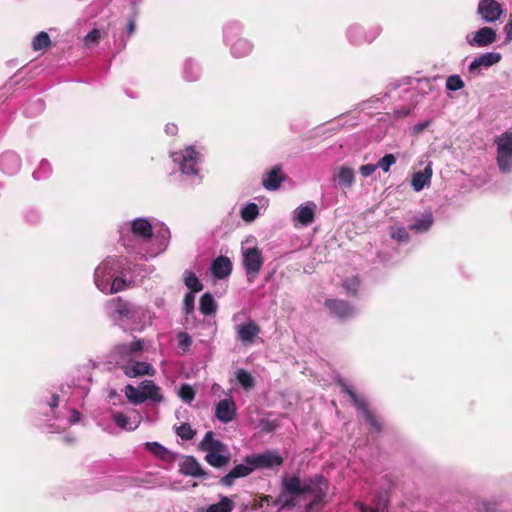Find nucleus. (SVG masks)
Wrapping results in <instances>:
<instances>
[{
	"label": "nucleus",
	"mask_w": 512,
	"mask_h": 512,
	"mask_svg": "<svg viewBox=\"0 0 512 512\" xmlns=\"http://www.w3.org/2000/svg\"><path fill=\"white\" fill-rule=\"evenodd\" d=\"M337 384L340 386L341 391L350 397L353 405L361 411L363 415L370 411L365 399L359 397L342 379H339Z\"/></svg>",
	"instance_id": "21"
},
{
	"label": "nucleus",
	"mask_w": 512,
	"mask_h": 512,
	"mask_svg": "<svg viewBox=\"0 0 512 512\" xmlns=\"http://www.w3.org/2000/svg\"><path fill=\"white\" fill-rule=\"evenodd\" d=\"M252 51V45L246 39L237 40L231 47V52L234 57L242 58L248 56Z\"/></svg>",
	"instance_id": "30"
},
{
	"label": "nucleus",
	"mask_w": 512,
	"mask_h": 512,
	"mask_svg": "<svg viewBox=\"0 0 512 512\" xmlns=\"http://www.w3.org/2000/svg\"><path fill=\"white\" fill-rule=\"evenodd\" d=\"M283 461V458L273 451L249 455L244 459V462L248 465H251L253 470L257 468H272L274 466H281Z\"/></svg>",
	"instance_id": "3"
},
{
	"label": "nucleus",
	"mask_w": 512,
	"mask_h": 512,
	"mask_svg": "<svg viewBox=\"0 0 512 512\" xmlns=\"http://www.w3.org/2000/svg\"><path fill=\"white\" fill-rule=\"evenodd\" d=\"M260 426L262 431L271 432L277 427V424L275 423V421L261 420Z\"/></svg>",
	"instance_id": "54"
},
{
	"label": "nucleus",
	"mask_w": 512,
	"mask_h": 512,
	"mask_svg": "<svg viewBox=\"0 0 512 512\" xmlns=\"http://www.w3.org/2000/svg\"><path fill=\"white\" fill-rule=\"evenodd\" d=\"M112 419L120 428H128L129 418L124 413L115 412L112 415Z\"/></svg>",
	"instance_id": "50"
},
{
	"label": "nucleus",
	"mask_w": 512,
	"mask_h": 512,
	"mask_svg": "<svg viewBox=\"0 0 512 512\" xmlns=\"http://www.w3.org/2000/svg\"><path fill=\"white\" fill-rule=\"evenodd\" d=\"M328 489V482L322 475H314L308 482L302 484L301 495L311 494L313 500L307 505V510L311 511L315 505L321 503Z\"/></svg>",
	"instance_id": "2"
},
{
	"label": "nucleus",
	"mask_w": 512,
	"mask_h": 512,
	"mask_svg": "<svg viewBox=\"0 0 512 512\" xmlns=\"http://www.w3.org/2000/svg\"><path fill=\"white\" fill-rule=\"evenodd\" d=\"M136 30V12H133V15L129 17L127 23V35L131 36Z\"/></svg>",
	"instance_id": "53"
},
{
	"label": "nucleus",
	"mask_w": 512,
	"mask_h": 512,
	"mask_svg": "<svg viewBox=\"0 0 512 512\" xmlns=\"http://www.w3.org/2000/svg\"><path fill=\"white\" fill-rule=\"evenodd\" d=\"M175 433L185 441L192 440L196 435V431L188 423H182L180 426H177Z\"/></svg>",
	"instance_id": "38"
},
{
	"label": "nucleus",
	"mask_w": 512,
	"mask_h": 512,
	"mask_svg": "<svg viewBox=\"0 0 512 512\" xmlns=\"http://www.w3.org/2000/svg\"><path fill=\"white\" fill-rule=\"evenodd\" d=\"M390 237L398 242L407 243L410 240V235L405 227H392Z\"/></svg>",
	"instance_id": "41"
},
{
	"label": "nucleus",
	"mask_w": 512,
	"mask_h": 512,
	"mask_svg": "<svg viewBox=\"0 0 512 512\" xmlns=\"http://www.w3.org/2000/svg\"><path fill=\"white\" fill-rule=\"evenodd\" d=\"M296 219L300 224L304 226L311 224L315 219V205L300 206L297 209Z\"/></svg>",
	"instance_id": "25"
},
{
	"label": "nucleus",
	"mask_w": 512,
	"mask_h": 512,
	"mask_svg": "<svg viewBox=\"0 0 512 512\" xmlns=\"http://www.w3.org/2000/svg\"><path fill=\"white\" fill-rule=\"evenodd\" d=\"M127 287V281L121 277H115L110 285L109 294H114L124 290Z\"/></svg>",
	"instance_id": "46"
},
{
	"label": "nucleus",
	"mask_w": 512,
	"mask_h": 512,
	"mask_svg": "<svg viewBox=\"0 0 512 512\" xmlns=\"http://www.w3.org/2000/svg\"><path fill=\"white\" fill-rule=\"evenodd\" d=\"M433 224L432 214H426L422 217L415 218V222L409 226V229L416 232H426L430 229Z\"/></svg>",
	"instance_id": "29"
},
{
	"label": "nucleus",
	"mask_w": 512,
	"mask_h": 512,
	"mask_svg": "<svg viewBox=\"0 0 512 512\" xmlns=\"http://www.w3.org/2000/svg\"><path fill=\"white\" fill-rule=\"evenodd\" d=\"M324 306L331 312V314L339 318H348L353 315V307L345 300L342 299H327Z\"/></svg>",
	"instance_id": "12"
},
{
	"label": "nucleus",
	"mask_w": 512,
	"mask_h": 512,
	"mask_svg": "<svg viewBox=\"0 0 512 512\" xmlns=\"http://www.w3.org/2000/svg\"><path fill=\"white\" fill-rule=\"evenodd\" d=\"M477 12L485 22L493 23L501 18L504 11L496 0H480Z\"/></svg>",
	"instance_id": "6"
},
{
	"label": "nucleus",
	"mask_w": 512,
	"mask_h": 512,
	"mask_svg": "<svg viewBox=\"0 0 512 512\" xmlns=\"http://www.w3.org/2000/svg\"><path fill=\"white\" fill-rule=\"evenodd\" d=\"M200 448L207 453L227 451V446L221 441L215 439L212 431H208L205 434L204 438L200 442Z\"/></svg>",
	"instance_id": "19"
},
{
	"label": "nucleus",
	"mask_w": 512,
	"mask_h": 512,
	"mask_svg": "<svg viewBox=\"0 0 512 512\" xmlns=\"http://www.w3.org/2000/svg\"><path fill=\"white\" fill-rule=\"evenodd\" d=\"M211 272L214 277L218 279H224L228 277L232 272V263L226 256L217 257L211 265Z\"/></svg>",
	"instance_id": "17"
},
{
	"label": "nucleus",
	"mask_w": 512,
	"mask_h": 512,
	"mask_svg": "<svg viewBox=\"0 0 512 512\" xmlns=\"http://www.w3.org/2000/svg\"><path fill=\"white\" fill-rule=\"evenodd\" d=\"M112 277L110 272L108 271L107 264L99 266L95 271V284L99 290L105 293H109V280Z\"/></svg>",
	"instance_id": "22"
},
{
	"label": "nucleus",
	"mask_w": 512,
	"mask_h": 512,
	"mask_svg": "<svg viewBox=\"0 0 512 512\" xmlns=\"http://www.w3.org/2000/svg\"><path fill=\"white\" fill-rule=\"evenodd\" d=\"M183 475L195 478L206 479L209 473L205 471L197 459L193 456H186L180 463V470Z\"/></svg>",
	"instance_id": "8"
},
{
	"label": "nucleus",
	"mask_w": 512,
	"mask_h": 512,
	"mask_svg": "<svg viewBox=\"0 0 512 512\" xmlns=\"http://www.w3.org/2000/svg\"><path fill=\"white\" fill-rule=\"evenodd\" d=\"M369 512H380V511H379V510H377V509L370 508V509H369Z\"/></svg>",
	"instance_id": "61"
},
{
	"label": "nucleus",
	"mask_w": 512,
	"mask_h": 512,
	"mask_svg": "<svg viewBox=\"0 0 512 512\" xmlns=\"http://www.w3.org/2000/svg\"><path fill=\"white\" fill-rule=\"evenodd\" d=\"M259 214V208L257 204H247L241 211V217L247 222L253 221Z\"/></svg>",
	"instance_id": "39"
},
{
	"label": "nucleus",
	"mask_w": 512,
	"mask_h": 512,
	"mask_svg": "<svg viewBox=\"0 0 512 512\" xmlns=\"http://www.w3.org/2000/svg\"><path fill=\"white\" fill-rule=\"evenodd\" d=\"M284 491L274 500L273 504L279 506L280 509H291L296 506V500L293 497L287 498Z\"/></svg>",
	"instance_id": "40"
},
{
	"label": "nucleus",
	"mask_w": 512,
	"mask_h": 512,
	"mask_svg": "<svg viewBox=\"0 0 512 512\" xmlns=\"http://www.w3.org/2000/svg\"><path fill=\"white\" fill-rule=\"evenodd\" d=\"M263 262L264 260L260 249L252 247L245 250L243 253V265L250 281H252L251 278H255L259 274Z\"/></svg>",
	"instance_id": "4"
},
{
	"label": "nucleus",
	"mask_w": 512,
	"mask_h": 512,
	"mask_svg": "<svg viewBox=\"0 0 512 512\" xmlns=\"http://www.w3.org/2000/svg\"><path fill=\"white\" fill-rule=\"evenodd\" d=\"M132 233L139 238L147 241L153 236V227L150 222L144 218H137L131 222Z\"/></svg>",
	"instance_id": "18"
},
{
	"label": "nucleus",
	"mask_w": 512,
	"mask_h": 512,
	"mask_svg": "<svg viewBox=\"0 0 512 512\" xmlns=\"http://www.w3.org/2000/svg\"><path fill=\"white\" fill-rule=\"evenodd\" d=\"M496 39V31L491 27L485 26L476 31L472 39L467 38V41L471 46L486 47L493 44Z\"/></svg>",
	"instance_id": "9"
},
{
	"label": "nucleus",
	"mask_w": 512,
	"mask_h": 512,
	"mask_svg": "<svg viewBox=\"0 0 512 512\" xmlns=\"http://www.w3.org/2000/svg\"><path fill=\"white\" fill-rule=\"evenodd\" d=\"M465 84L461 77L457 74L450 75L446 79V88L450 91H457L464 88Z\"/></svg>",
	"instance_id": "42"
},
{
	"label": "nucleus",
	"mask_w": 512,
	"mask_h": 512,
	"mask_svg": "<svg viewBox=\"0 0 512 512\" xmlns=\"http://www.w3.org/2000/svg\"><path fill=\"white\" fill-rule=\"evenodd\" d=\"M142 389V397H145V401L150 399L154 402L160 403L164 400L160 393V387L157 386L152 380H144L140 383Z\"/></svg>",
	"instance_id": "20"
},
{
	"label": "nucleus",
	"mask_w": 512,
	"mask_h": 512,
	"mask_svg": "<svg viewBox=\"0 0 512 512\" xmlns=\"http://www.w3.org/2000/svg\"><path fill=\"white\" fill-rule=\"evenodd\" d=\"M253 472V467L248 464H238L219 480V484L230 487L238 478L246 477Z\"/></svg>",
	"instance_id": "13"
},
{
	"label": "nucleus",
	"mask_w": 512,
	"mask_h": 512,
	"mask_svg": "<svg viewBox=\"0 0 512 512\" xmlns=\"http://www.w3.org/2000/svg\"><path fill=\"white\" fill-rule=\"evenodd\" d=\"M124 393L126 398L133 405H139L145 402V397H142L141 392L131 384L125 386Z\"/></svg>",
	"instance_id": "35"
},
{
	"label": "nucleus",
	"mask_w": 512,
	"mask_h": 512,
	"mask_svg": "<svg viewBox=\"0 0 512 512\" xmlns=\"http://www.w3.org/2000/svg\"><path fill=\"white\" fill-rule=\"evenodd\" d=\"M427 126H428V122L419 123L418 125H416V126H415V131H416V132H421V131H423Z\"/></svg>",
	"instance_id": "58"
},
{
	"label": "nucleus",
	"mask_w": 512,
	"mask_h": 512,
	"mask_svg": "<svg viewBox=\"0 0 512 512\" xmlns=\"http://www.w3.org/2000/svg\"><path fill=\"white\" fill-rule=\"evenodd\" d=\"M285 179L286 176L282 173V167L278 164L263 175L262 185L266 190L274 191L280 188Z\"/></svg>",
	"instance_id": "11"
},
{
	"label": "nucleus",
	"mask_w": 512,
	"mask_h": 512,
	"mask_svg": "<svg viewBox=\"0 0 512 512\" xmlns=\"http://www.w3.org/2000/svg\"><path fill=\"white\" fill-rule=\"evenodd\" d=\"M194 301H195V297H194V293H187L184 297V306H183V310L185 312V314H190L193 312L194 310Z\"/></svg>",
	"instance_id": "51"
},
{
	"label": "nucleus",
	"mask_w": 512,
	"mask_h": 512,
	"mask_svg": "<svg viewBox=\"0 0 512 512\" xmlns=\"http://www.w3.org/2000/svg\"><path fill=\"white\" fill-rule=\"evenodd\" d=\"M359 283H360V281H359L358 277H353V278L346 279L343 282V287L345 288V290L348 293H350L352 295H356Z\"/></svg>",
	"instance_id": "47"
},
{
	"label": "nucleus",
	"mask_w": 512,
	"mask_h": 512,
	"mask_svg": "<svg viewBox=\"0 0 512 512\" xmlns=\"http://www.w3.org/2000/svg\"><path fill=\"white\" fill-rule=\"evenodd\" d=\"M144 348V341L137 339L129 344L120 343L113 347L112 356L116 359L117 363L120 361H127L137 353L141 352Z\"/></svg>",
	"instance_id": "5"
},
{
	"label": "nucleus",
	"mask_w": 512,
	"mask_h": 512,
	"mask_svg": "<svg viewBox=\"0 0 512 512\" xmlns=\"http://www.w3.org/2000/svg\"><path fill=\"white\" fill-rule=\"evenodd\" d=\"M101 38V33L99 29H92L84 38V42L86 46L96 45Z\"/></svg>",
	"instance_id": "48"
},
{
	"label": "nucleus",
	"mask_w": 512,
	"mask_h": 512,
	"mask_svg": "<svg viewBox=\"0 0 512 512\" xmlns=\"http://www.w3.org/2000/svg\"><path fill=\"white\" fill-rule=\"evenodd\" d=\"M145 447L161 460L170 461L172 459V453L158 442H147L145 443Z\"/></svg>",
	"instance_id": "27"
},
{
	"label": "nucleus",
	"mask_w": 512,
	"mask_h": 512,
	"mask_svg": "<svg viewBox=\"0 0 512 512\" xmlns=\"http://www.w3.org/2000/svg\"><path fill=\"white\" fill-rule=\"evenodd\" d=\"M282 491L292 496H301L302 483L298 476L286 478L282 482Z\"/></svg>",
	"instance_id": "24"
},
{
	"label": "nucleus",
	"mask_w": 512,
	"mask_h": 512,
	"mask_svg": "<svg viewBox=\"0 0 512 512\" xmlns=\"http://www.w3.org/2000/svg\"><path fill=\"white\" fill-rule=\"evenodd\" d=\"M395 113L401 117V118H404L406 116H408L410 113H411V108H408V107H402L400 109H397L395 111Z\"/></svg>",
	"instance_id": "56"
},
{
	"label": "nucleus",
	"mask_w": 512,
	"mask_h": 512,
	"mask_svg": "<svg viewBox=\"0 0 512 512\" xmlns=\"http://www.w3.org/2000/svg\"><path fill=\"white\" fill-rule=\"evenodd\" d=\"M396 163V157L393 154L384 155L376 164L377 168H381L384 172H388L390 167Z\"/></svg>",
	"instance_id": "44"
},
{
	"label": "nucleus",
	"mask_w": 512,
	"mask_h": 512,
	"mask_svg": "<svg viewBox=\"0 0 512 512\" xmlns=\"http://www.w3.org/2000/svg\"><path fill=\"white\" fill-rule=\"evenodd\" d=\"M59 405V396L53 395L51 398L50 406L51 408H56Z\"/></svg>",
	"instance_id": "57"
},
{
	"label": "nucleus",
	"mask_w": 512,
	"mask_h": 512,
	"mask_svg": "<svg viewBox=\"0 0 512 512\" xmlns=\"http://www.w3.org/2000/svg\"><path fill=\"white\" fill-rule=\"evenodd\" d=\"M504 32L506 34L507 40H509V41L512 40V14H511L509 21L504 26Z\"/></svg>",
	"instance_id": "55"
},
{
	"label": "nucleus",
	"mask_w": 512,
	"mask_h": 512,
	"mask_svg": "<svg viewBox=\"0 0 512 512\" xmlns=\"http://www.w3.org/2000/svg\"><path fill=\"white\" fill-rule=\"evenodd\" d=\"M366 422L370 425V427L376 431L381 432L383 429L382 423L380 420L375 416V414L372 411L367 412L364 414Z\"/></svg>",
	"instance_id": "45"
},
{
	"label": "nucleus",
	"mask_w": 512,
	"mask_h": 512,
	"mask_svg": "<svg viewBox=\"0 0 512 512\" xmlns=\"http://www.w3.org/2000/svg\"><path fill=\"white\" fill-rule=\"evenodd\" d=\"M179 397L186 403H190L195 398V390L189 384H182L179 389Z\"/></svg>",
	"instance_id": "43"
},
{
	"label": "nucleus",
	"mask_w": 512,
	"mask_h": 512,
	"mask_svg": "<svg viewBox=\"0 0 512 512\" xmlns=\"http://www.w3.org/2000/svg\"><path fill=\"white\" fill-rule=\"evenodd\" d=\"M238 339L244 344H252L260 333V327L254 321L237 326Z\"/></svg>",
	"instance_id": "15"
},
{
	"label": "nucleus",
	"mask_w": 512,
	"mask_h": 512,
	"mask_svg": "<svg viewBox=\"0 0 512 512\" xmlns=\"http://www.w3.org/2000/svg\"><path fill=\"white\" fill-rule=\"evenodd\" d=\"M235 504L232 499L227 496H221L220 501L210 505L205 512H232Z\"/></svg>",
	"instance_id": "31"
},
{
	"label": "nucleus",
	"mask_w": 512,
	"mask_h": 512,
	"mask_svg": "<svg viewBox=\"0 0 512 512\" xmlns=\"http://www.w3.org/2000/svg\"><path fill=\"white\" fill-rule=\"evenodd\" d=\"M235 375H236L237 381L240 383V385L244 389L249 390V389H251L254 386V384H255L254 378L246 370L238 369L236 371Z\"/></svg>",
	"instance_id": "37"
},
{
	"label": "nucleus",
	"mask_w": 512,
	"mask_h": 512,
	"mask_svg": "<svg viewBox=\"0 0 512 512\" xmlns=\"http://www.w3.org/2000/svg\"><path fill=\"white\" fill-rule=\"evenodd\" d=\"M200 311L204 315H211L216 311V302L210 293H205L201 296Z\"/></svg>",
	"instance_id": "34"
},
{
	"label": "nucleus",
	"mask_w": 512,
	"mask_h": 512,
	"mask_svg": "<svg viewBox=\"0 0 512 512\" xmlns=\"http://www.w3.org/2000/svg\"><path fill=\"white\" fill-rule=\"evenodd\" d=\"M502 56L498 52H487L475 58L469 65L468 70L470 73L477 72L481 67H491L501 61Z\"/></svg>",
	"instance_id": "14"
},
{
	"label": "nucleus",
	"mask_w": 512,
	"mask_h": 512,
	"mask_svg": "<svg viewBox=\"0 0 512 512\" xmlns=\"http://www.w3.org/2000/svg\"><path fill=\"white\" fill-rule=\"evenodd\" d=\"M109 305L114 309L120 317L128 318L132 312L131 304L121 297L114 298L109 301Z\"/></svg>",
	"instance_id": "26"
},
{
	"label": "nucleus",
	"mask_w": 512,
	"mask_h": 512,
	"mask_svg": "<svg viewBox=\"0 0 512 512\" xmlns=\"http://www.w3.org/2000/svg\"><path fill=\"white\" fill-rule=\"evenodd\" d=\"M215 415L222 423L231 422L236 415V407L234 402L222 399L216 405Z\"/></svg>",
	"instance_id": "16"
},
{
	"label": "nucleus",
	"mask_w": 512,
	"mask_h": 512,
	"mask_svg": "<svg viewBox=\"0 0 512 512\" xmlns=\"http://www.w3.org/2000/svg\"><path fill=\"white\" fill-rule=\"evenodd\" d=\"M184 284L190 290L189 293H197L203 290V284L195 273L189 270L184 272Z\"/></svg>",
	"instance_id": "32"
},
{
	"label": "nucleus",
	"mask_w": 512,
	"mask_h": 512,
	"mask_svg": "<svg viewBox=\"0 0 512 512\" xmlns=\"http://www.w3.org/2000/svg\"><path fill=\"white\" fill-rule=\"evenodd\" d=\"M355 174L354 170L350 167H341L338 173L339 184L344 187L352 186L354 182Z\"/></svg>",
	"instance_id": "36"
},
{
	"label": "nucleus",
	"mask_w": 512,
	"mask_h": 512,
	"mask_svg": "<svg viewBox=\"0 0 512 512\" xmlns=\"http://www.w3.org/2000/svg\"><path fill=\"white\" fill-rule=\"evenodd\" d=\"M262 500H263V501H266L267 503H269V502H270V500H272V497H271V496H269V495H266V496H264V497L262 498Z\"/></svg>",
	"instance_id": "59"
},
{
	"label": "nucleus",
	"mask_w": 512,
	"mask_h": 512,
	"mask_svg": "<svg viewBox=\"0 0 512 512\" xmlns=\"http://www.w3.org/2000/svg\"><path fill=\"white\" fill-rule=\"evenodd\" d=\"M51 46V39L48 33L41 31L32 40V49L34 51L47 50Z\"/></svg>",
	"instance_id": "33"
},
{
	"label": "nucleus",
	"mask_w": 512,
	"mask_h": 512,
	"mask_svg": "<svg viewBox=\"0 0 512 512\" xmlns=\"http://www.w3.org/2000/svg\"><path fill=\"white\" fill-rule=\"evenodd\" d=\"M497 165L502 173L512 171V133L504 132L495 138Z\"/></svg>",
	"instance_id": "1"
},
{
	"label": "nucleus",
	"mask_w": 512,
	"mask_h": 512,
	"mask_svg": "<svg viewBox=\"0 0 512 512\" xmlns=\"http://www.w3.org/2000/svg\"><path fill=\"white\" fill-rule=\"evenodd\" d=\"M223 452H212L205 455V461L214 468H223L229 464V455H223Z\"/></svg>",
	"instance_id": "28"
},
{
	"label": "nucleus",
	"mask_w": 512,
	"mask_h": 512,
	"mask_svg": "<svg viewBox=\"0 0 512 512\" xmlns=\"http://www.w3.org/2000/svg\"><path fill=\"white\" fill-rule=\"evenodd\" d=\"M177 339H178V344H179V347L183 349V351H186L188 350V348L191 346L192 344V338L191 336L186 333V332H180L178 333L177 335Z\"/></svg>",
	"instance_id": "49"
},
{
	"label": "nucleus",
	"mask_w": 512,
	"mask_h": 512,
	"mask_svg": "<svg viewBox=\"0 0 512 512\" xmlns=\"http://www.w3.org/2000/svg\"><path fill=\"white\" fill-rule=\"evenodd\" d=\"M198 160H199V153L192 147L186 148L182 152V161L180 164L181 171L187 175L198 174V168H197Z\"/></svg>",
	"instance_id": "10"
},
{
	"label": "nucleus",
	"mask_w": 512,
	"mask_h": 512,
	"mask_svg": "<svg viewBox=\"0 0 512 512\" xmlns=\"http://www.w3.org/2000/svg\"><path fill=\"white\" fill-rule=\"evenodd\" d=\"M121 370L128 378H137L145 375L154 376L156 373L155 368L142 361H132L121 366Z\"/></svg>",
	"instance_id": "7"
},
{
	"label": "nucleus",
	"mask_w": 512,
	"mask_h": 512,
	"mask_svg": "<svg viewBox=\"0 0 512 512\" xmlns=\"http://www.w3.org/2000/svg\"><path fill=\"white\" fill-rule=\"evenodd\" d=\"M360 509H361L362 511H364V512H369V509H370V508H367L365 505L361 504V505H360Z\"/></svg>",
	"instance_id": "60"
},
{
	"label": "nucleus",
	"mask_w": 512,
	"mask_h": 512,
	"mask_svg": "<svg viewBox=\"0 0 512 512\" xmlns=\"http://www.w3.org/2000/svg\"><path fill=\"white\" fill-rule=\"evenodd\" d=\"M376 169V164H365L360 167V173L363 177H369L376 171Z\"/></svg>",
	"instance_id": "52"
},
{
	"label": "nucleus",
	"mask_w": 512,
	"mask_h": 512,
	"mask_svg": "<svg viewBox=\"0 0 512 512\" xmlns=\"http://www.w3.org/2000/svg\"><path fill=\"white\" fill-rule=\"evenodd\" d=\"M432 177V169L427 166L423 171H418L413 174L411 185L416 192L421 191L426 185L430 184Z\"/></svg>",
	"instance_id": "23"
}]
</instances>
